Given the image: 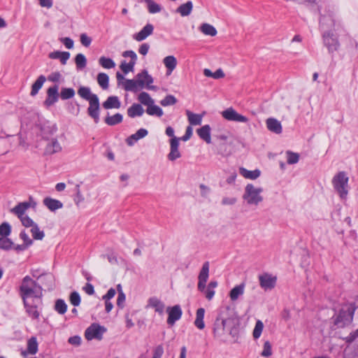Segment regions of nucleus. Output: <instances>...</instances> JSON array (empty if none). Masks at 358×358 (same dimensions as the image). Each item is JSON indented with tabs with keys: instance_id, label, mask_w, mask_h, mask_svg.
<instances>
[{
	"instance_id": "obj_1",
	"label": "nucleus",
	"mask_w": 358,
	"mask_h": 358,
	"mask_svg": "<svg viewBox=\"0 0 358 358\" xmlns=\"http://www.w3.org/2000/svg\"><path fill=\"white\" fill-rule=\"evenodd\" d=\"M78 94L83 99L89 101L87 115L97 124L99 122L100 103L96 94L92 93L88 87L81 86L78 90Z\"/></svg>"
},
{
	"instance_id": "obj_2",
	"label": "nucleus",
	"mask_w": 358,
	"mask_h": 358,
	"mask_svg": "<svg viewBox=\"0 0 358 358\" xmlns=\"http://www.w3.org/2000/svg\"><path fill=\"white\" fill-rule=\"evenodd\" d=\"M358 308L355 303L345 304L331 318L336 328H345L350 325L353 320L355 312Z\"/></svg>"
},
{
	"instance_id": "obj_3",
	"label": "nucleus",
	"mask_w": 358,
	"mask_h": 358,
	"mask_svg": "<svg viewBox=\"0 0 358 358\" xmlns=\"http://www.w3.org/2000/svg\"><path fill=\"white\" fill-rule=\"evenodd\" d=\"M237 329L234 327V320L231 318L225 319L219 314L213 324V334L215 337L221 338L226 334L233 337L236 336Z\"/></svg>"
},
{
	"instance_id": "obj_4",
	"label": "nucleus",
	"mask_w": 358,
	"mask_h": 358,
	"mask_svg": "<svg viewBox=\"0 0 358 358\" xmlns=\"http://www.w3.org/2000/svg\"><path fill=\"white\" fill-rule=\"evenodd\" d=\"M348 180L349 178L345 171L338 172L332 179L334 188L342 199H346L348 196Z\"/></svg>"
},
{
	"instance_id": "obj_5",
	"label": "nucleus",
	"mask_w": 358,
	"mask_h": 358,
	"mask_svg": "<svg viewBox=\"0 0 358 358\" xmlns=\"http://www.w3.org/2000/svg\"><path fill=\"white\" fill-rule=\"evenodd\" d=\"M262 192V187H256L252 184H248L245 187L243 199L248 205L258 206L263 201V196L261 195Z\"/></svg>"
},
{
	"instance_id": "obj_6",
	"label": "nucleus",
	"mask_w": 358,
	"mask_h": 358,
	"mask_svg": "<svg viewBox=\"0 0 358 358\" xmlns=\"http://www.w3.org/2000/svg\"><path fill=\"white\" fill-rule=\"evenodd\" d=\"M27 314L33 320H38L41 310L42 309L43 301L36 298V300L23 301Z\"/></svg>"
},
{
	"instance_id": "obj_7",
	"label": "nucleus",
	"mask_w": 358,
	"mask_h": 358,
	"mask_svg": "<svg viewBox=\"0 0 358 358\" xmlns=\"http://www.w3.org/2000/svg\"><path fill=\"white\" fill-rule=\"evenodd\" d=\"M106 329L98 324H91L85 332V337L87 341L92 339L101 340L103 338V334L106 332Z\"/></svg>"
},
{
	"instance_id": "obj_8",
	"label": "nucleus",
	"mask_w": 358,
	"mask_h": 358,
	"mask_svg": "<svg viewBox=\"0 0 358 358\" xmlns=\"http://www.w3.org/2000/svg\"><path fill=\"white\" fill-rule=\"evenodd\" d=\"M43 289L41 285H37L36 287H30L29 289H24V291L20 293V296L23 301H31L36 300V298L42 299L43 296Z\"/></svg>"
},
{
	"instance_id": "obj_9",
	"label": "nucleus",
	"mask_w": 358,
	"mask_h": 358,
	"mask_svg": "<svg viewBox=\"0 0 358 358\" xmlns=\"http://www.w3.org/2000/svg\"><path fill=\"white\" fill-rule=\"evenodd\" d=\"M209 276V262H206L203 263L201 269L199 272V276H198V285L197 288L198 290L201 292H203L206 287V282L208 280Z\"/></svg>"
},
{
	"instance_id": "obj_10",
	"label": "nucleus",
	"mask_w": 358,
	"mask_h": 358,
	"mask_svg": "<svg viewBox=\"0 0 358 358\" xmlns=\"http://www.w3.org/2000/svg\"><path fill=\"white\" fill-rule=\"evenodd\" d=\"M222 116L228 121L236 122H248V118L238 113L232 107L228 108L222 112Z\"/></svg>"
},
{
	"instance_id": "obj_11",
	"label": "nucleus",
	"mask_w": 358,
	"mask_h": 358,
	"mask_svg": "<svg viewBox=\"0 0 358 358\" xmlns=\"http://www.w3.org/2000/svg\"><path fill=\"white\" fill-rule=\"evenodd\" d=\"M323 42L324 45L327 48L329 52L332 53L338 50L340 44L339 42L334 34L329 31L323 34Z\"/></svg>"
},
{
	"instance_id": "obj_12",
	"label": "nucleus",
	"mask_w": 358,
	"mask_h": 358,
	"mask_svg": "<svg viewBox=\"0 0 358 358\" xmlns=\"http://www.w3.org/2000/svg\"><path fill=\"white\" fill-rule=\"evenodd\" d=\"M136 81L138 87L143 88L146 85L148 90H153L155 88V86L150 85L153 83V78L150 75L148 74L146 70H143L141 73H138L136 76Z\"/></svg>"
},
{
	"instance_id": "obj_13",
	"label": "nucleus",
	"mask_w": 358,
	"mask_h": 358,
	"mask_svg": "<svg viewBox=\"0 0 358 358\" xmlns=\"http://www.w3.org/2000/svg\"><path fill=\"white\" fill-rule=\"evenodd\" d=\"M259 281L261 287L264 290L272 289L275 286L277 278L265 273L259 275Z\"/></svg>"
},
{
	"instance_id": "obj_14",
	"label": "nucleus",
	"mask_w": 358,
	"mask_h": 358,
	"mask_svg": "<svg viewBox=\"0 0 358 358\" xmlns=\"http://www.w3.org/2000/svg\"><path fill=\"white\" fill-rule=\"evenodd\" d=\"M166 311L169 315L167 324L169 325H173L176 321L180 319L182 314V309L179 305L168 307Z\"/></svg>"
},
{
	"instance_id": "obj_15",
	"label": "nucleus",
	"mask_w": 358,
	"mask_h": 358,
	"mask_svg": "<svg viewBox=\"0 0 358 358\" xmlns=\"http://www.w3.org/2000/svg\"><path fill=\"white\" fill-rule=\"evenodd\" d=\"M58 90V85L51 86L47 90V97L44 101V104L46 106H51L58 101L59 97Z\"/></svg>"
},
{
	"instance_id": "obj_16",
	"label": "nucleus",
	"mask_w": 358,
	"mask_h": 358,
	"mask_svg": "<svg viewBox=\"0 0 358 358\" xmlns=\"http://www.w3.org/2000/svg\"><path fill=\"white\" fill-rule=\"evenodd\" d=\"M180 138L173 136L170 140V152L168 155V159L170 161H175L181 157L180 152L178 150Z\"/></svg>"
},
{
	"instance_id": "obj_17",
	"label": "nucleus",
	"mask_w": 358,
	"mask_h": 358,
	"mask_svg": "<svg viewBox=\"0 0 358 358\" xmlns=\"http://www.w3.org/2000/svg\"><path fill=\"white\" fill-rule=\"evenodd\" d=\"M154 26L148 23L139 32L133 35V38L136 41H142L153 33Z\"/></svg>"
},
{
	"instance_id": "obj_18",
	"label": "nucleus",
	"mask_w": 358,
	"mask_h": 358,
	"mask_svg": "<svg viewBox=\"0 0 358 358\" xmlns=\"http://www.w3.org/2000/svg\"><path fill=\"white\" fill-rule=\"evenodd\" d=\"M267 129L275 134L282 133V127L280 121L273 117H269L266 120Z\"/></svg>"
},
{
	"instance_id": "obj_19",
	"label": "nucleus",
	"mask_w": 358,
	"mask_h": 358,
	"mask_svg": "<svg viewBox=\"0 0 358 358\" xmlns=\"http://www.w3.org/2000/svg\"><path fill=\"white\" fill-rule=\"evenodd\" d=\"M62 150V146L57 138H52L45 148L44 155H51Z\"/></svg>"
},
{
	"instance_id": "obj_20",
	"label": "nucleus",
	"mask_w": 358,
	"mask_h": 358,
	"mask_svg": "<svg viewBox=\"0 0 358 358\" xmlns=\"http://www.w3.org/2000/svg\"><path fill=\"white\" fill-rule=\"evenodd\" d=\"M30 207L31 203L27 201L21 202L10 209V212L17 215L18 218H20L24 216L26 210H28Z\"/></svg>"
},
{
	"instance_id": "obj_21",
	"label": "nucleus",
	"mask_w": 358,
	"mask_h": 358,
	"mask_svg": "<svg viewBox=\"0 0 358 358\" xmlns=\"http://www.w3.org/2000/svg\"><path fill=\"white\" fill-rule=\"evenodd\" d=\"M148 134V131L145 129H140L135 134L129 136L126 139V143L128 145L132 146L139 139L145 137Z\"/></svg>"
},
{
	"instance_id": "obj_22",
	"label": "nucleus",
	"mask_w": 358,
	"mask_h": 358,
	"mask_svg": "<svg viewBox=\"0 0 358 358\" xmlns=\"http://www.w3.org/2000/svg\"><path fill=\"white\" fill-rule=\"evenodd\" d=\"M43 203L50 211H55L63 207V203L57 199L46 197L43 199Z\"/></svg>"
},
{
	"instance_id": "obj_23",
	"label": "nucleus",
	"mask_w": 358,
	"mask_h": 358,
	"mask_svg": "<svg viewBox=\"0 0 358 358\" xmlns=\"http://www.w3.org/2000/svg\"><path fill=\"white\" fill-rule=\"evenodd\" d=\"M148 306L154 308L155 312L162 315L164 313L165 305L164 303L155 296L148 299Z\"/></svg>"
},
{
	"instance_id": "obj_24",
	"label": "nucleus",
	"mask_w": 358,
	"mask_h": 358,
	"mask_svg": "<svg viewBox=\"0 0 358 358\" xmlns=\"http://www.w3.org/2000/svg\"><path fill=\"white\" fill-rule=\"evenodd\" d=\"M103 107L105 109H111V108H120L121 106V103L116 96H110L107 98V99L102 103Z\"/></svg>"
},
{
	"instance_id": "obj_25",
	"label": "nucleus",
	"mask_w": 358,
	"mask_h": 358,
	"mask_svg": "<svg viewBox=\"0 0 358 358\" xmlns=\"http://www.w3.org/2000/svg\"><path fill=\"white\" fill-rule=\"evenodd\" d=\"M48 57L52 59H59L62 64L64 65L66 64L68 59L70 57V53L69 52H61L59 50L52 52L49 54Z\"/></svg>"
},
{
	"instance_id": "obj_26",
	"label": "nucleus",
	"mask_w": 358,
	"mask_h": 358,
	"mask_svg": "<svg viewBox=\"0 0 358 358\" xmlns=\"http://www.w3.org/2000/svg\"><path fill=\"white\" fill-rule=\"evenodd\" d=\"M193 9V3L188 1L186 3L180 5L176 12L179 13L182 17L188 16L190 15Z\"/></svg>"
},
{
	"instance_id": "obj_27",
	"label": "nucleus",
	"mask_w": 358,
	"mask_h": 358,
	"mask_svg": "<svg viewBox=\"0 0 358 358\" xmlns=\"http://www.w3.org/2000/svg\"><path fill=\"white\" fill-rule=\"evenodd\" d=\"M144 113V109L142 106L139 103H133L128 109H127V115L129 117L134 118L135 117H140L143 115Z\"/></svg>"
},
{
	"instance_id": "obj_28",
	"label": "nucleus",
	"mask_w": 358,
	"mask_h": 358,
	"mask_svg": "<svg viewBox=\"0 0 358 358\" xmlns=\"http://www.w3.org/2000/svg\"><path fill=\"white\" fill-rule=\"evenodd\" d=\"M57 130V127L55 124H44L41 127L42 138L45 140H48L49 136H52Z\"/></svg>"
},
{
	"instance_id": "obj_29",
	"label": "nucleus",
	"mask_w": 358,
	"mask_h": 358,
	"mask_svg": "<svg viewBox=\"0 0 358 358\" xmlns=\"http://www.w3.org/2000/svg\"><path fill=\"white\" fill-rule=\"evenodd\" d=\"M210 127L208 124H206L197 129V134L199 136L205 141L207 143H211L210 138Z\"/></svg>"
},
{
	"instance_id": "obj_30",
	"label": "nucleus",
	"mask_w": 358,
	"mask_h": 358,
	"mask_svg": "<svg viewBox=\"0 0 358 358\" xmlns=\"http://www.w3.org/2000/svg\"><path fill=\"white\" fill-rule=\"evenodd\" d=\"M239 173L245 178L255 180L260 176L261 171L259 169L248 171L245 168L240 167Z\"/></svg>"
},
{
	"instance_id": "obj_31",
	"label": "nucleus",
	"mask_w": 358,
	"mask_h": 358,
	"mask_svg": "<svg viewBox=\"0 0 358 358\" xmlns=\"http://www.w3.org/2000/svg\"><path fill=\"white\" fill-rule=\"evenodd\" d=\"M245 285L243 283L235 286L229 292V297L232 301H236L238 297L243 294Z\"/></svg>"
},
{
	"instance_id": "obj_32",
	"label": "nucleus",
	"mask_w": 358,
	"mask_h": 358,
	"mask_svg": "<svg viewBox=\"0 0 358 358\" xmlns=\"http://www.w3.org/2000/svg\"><path fill=\"white\" fill-rule=\"evenodd\" d=\"M46 78L43 75H41L38 76L37 80L34 83V84L31 86V90L30 92V95L32 96H36L40 89L42 87L43 83L45 82Z\"/></svg>"
},
{
	"instance_id": "obj_33",
	"label": "nucleus",
	"mask_w": 358,
	"mask_h": 358,
	"mask_svg": "<svg viewBox=\"0 0 358 358\" xmlns=\"http://www.w3.org/2000/svg\"><path fill=\"white\" fill-rule=\"evenodd\" d=\"M204 314V308H199V309H197L196 313V319L194 321V325L199 329H203L205 327V324L203 322Z\"/></svg>"
},
{
	"instance_id": "obj_34",
	"label": "nucleus",
	"mask_w": 358,
	"mask_h": 358,
	"mask_svg": "<svg viewBox=\"0 0 358 358\" xmlns=\"http://www.w3.org/2000/svg\"><path fill=\"white\" fill-rule=\"evenodd\" d=\"M163 63L167 69V71L171 73L176 67L177 60L174 56L170 55L164 57Z\"/></svg>"
},
{
	"instance_id": "obj_35",
	"label": "nucleus",
	"mask_w": 358,
	"mask_h": 358,
	"mask_svg": "<svg viewBox=\"0 0 358 358\" xmlns=\"http://www.w3.org/2000/svg\"><path fill=\"white\" fill-rule=\"evenodd\" d=\"M123 120V116L120 113H116L113 116L108 115L105 120L104 122L106 124H107L109 126H114L117 124H120Z\"/></svg>"
},
{
	"instance_id": "obj_36",
	"label": "nucleus",
	"mask_w": 358,
	"mask_h": 358,
	"mask_svg": "<svg viewBox=\"0 0 358 358\" xmlns=\"http://www.w3.org/2000/svg\"><path fill=\"white\" fill-rule=\"evenodd\" d=\"M146 113L149 115L157 116L159 117H162L164 114L162 109L159 106L155 105V103L147 107Z\"/></svg>"
},
{
	"instance_id": "obj_37",
	"label": "nucleus",
	"mask_w": 358,
	"mask_h": 358,
	"mask_svg": "<svg viewBox=\"0 0 358 358\" xmlns=\"http://www.w3.org/2000/svg\"><path fill=\"white\" fill-rule=\"evenodd\" d=\"M38 284L36 281L33 280L29 275H26L22 281L21 285L20 286V294L24 291V289H29L30 287H36Z\"/></svg>"
},
{
	"instance_id": "obj_38",
	"label": "nucleus",
	"mask_w": 358,
	"mask_h": 358,
	"mask_svg": "<svg viewBox=\"0 0 358 358\" xmlns=\"http://www.w3.org/2000/svg\"><path fill=\"white\" fill-rule=\"evenodd\" d=\"M186 114L191 125H200L201 124L202 115L193 113L189 110H187Z\"/></svg>"
},
{
	"instance_id": "obj_39",
	"label": "nucleus",
	"mask_w": 358,
	"mask_h": 358,
	"mask_svg": "<svg viewBox=\"0 0 358 358\" xmlns=\"http://www.w3.org/2000/svg\"><path fill=\"white\" fill-rule=\"evenodd\" d=\"M138 100L141 104L146 106L147 107L149 105L155 103V100L151 98L148 92H142L138 94Z\"/></svg>"
},
{
	"instance_id": "obj_40",
	"label": "nucleus",
	"mask_w": 358,
	"mask_h": 358,
	"mask_svg": "<svg viewBox=\"0 0 358 358\" xmlns=\"http://www.w3.org/2000/svg\"><path fill=\"white\" fill-rule=\"evenodd\" d=\"M200 30L205 35L210 36H215L217 33L216 29L208 23H203L200 27Z\"/></svg>"
},
{
	"instance_id": "obj_41",
	"label": "nucleus",
	"mask_w": 358,
	"mask_h": 358,
	"mask_svg": "<svg viewBox=\"0 0 358 358\" xmlns=\"http://www.w3.org/2000/svg\"><path fill=\"white\" fill-rule=\"evenodd\" d=\"M97 82L103 90H107L109 86V77L105 73H99L97 75Z\"/></svg>"
},
{
	"instance_id": "obj_42",
	"label": "nucleus",
	"mask_w": 358,
	"mask_h": 358,
	"mask_svg": "<svg viewBox=\"0 0 358 358\" xmlns=\"http://www.w3.org/2000/svg\"><path fill=\"white\" fill-rule=\"evenodd\" d=\"M38 342L36 337H31L27 341V352L31 355H35L38 352Z\"/></svg>"
},
{
	"instance_id": "obj_43",
	"label": "nucleus",
	"mask_w": 358,
	"mask_h": 358,
	"mask_svg": "<svg viewBox=\"0 0 358 358\" xmlns=\"http://www.w3.org/2000/svg\"><path fill=\"white\" fill-rule=\"evenodd\" d=\"M75 90L71 87H62L59 93V97L62 100H67L75 96Z\"/></svg>"
},
{
	"instance_id": "obj_44",
	"label": "nucleus",
	"mask_w": 358,
	"mask_h": 358,
	"mask_svg": "<svg viewBox=\"0 0 358 358\" xmlns=\"http://www.w3.org/2000/svg\"><path fill=\"white\" fill-rule=\"evenodd\" d=\"M147 3L148 10L150 13H157L162 10V6L152 0H143Z\"/></svg>"
},
{
	"instance_id": "obj_45",
	"label": "nucleus",
	"mask_w": 358,
	"mask_h": 358,
	"mask_svg": "<svg viewBox=\"0 0 358 358\" xmlns=\"http://www.w3.org/2000/svg\"><path fill=\"white\" fill-rule=\"evenodd\" d=\"M124 89L126 91L136 92L138 90V84L134 79H126L123 84Z\"/></svg>"
},
{
	"instance_id": "obj_46",
	"label": "nucleus",
	"mask_w": 358,
	"mask_h": 358,
	"mask_svg": "<svg viewBox=\"0 0 358 358\" xmlns=\"http://www.w3.org/2000/svg\"><path fill=\"white\" fill-rule=\"evenodd\" d=\"M75 62L78 69L82 70L85 68L87 65V59L82 53H78L75 57Z\"/></svg>"
},
{
	"instance_id": "obj_47",
	"label": "nucleus",
	"mask_w": 358,
	"mask_h": 358,
	"mask_svg": "<svg viewBox=\"0 0 358 358\" xmlns=\"http://www.w3.org/2000/svg\"><path fill=\"white\" fill-rule=\"evenodd\" d=\"M14 243L8 237L0 238V249L3 250H9L13 248Z\"/></svg>"
},
{
	"instance_id": "obj_48",
	"label": "nucleus",
	"mask_w": 358,
	"mask_h": 358,
	"mask_svg": "<svg viewBox=\"0 0 358 358\" xmlns=\"http://www.w3.org/2000/svg\"><path fill=\"white\" fill-rule=\"evenodd\" d=\"M55 310L60 315H64L67 310V305L63 299H57L55 301Z\"/></svg>"
},
{
	"instance_id": "obj_49",
	"label": "nucleus",
	"mask_w": 358,
	"mask_h": 358,
	"mask_svg": "<svg viewBox=\"0 0 358 358\" xmlns=\"http://www.w3.org/2000/svg\"><path fill=\"white\" fill-rule=\"evenodd\" d=\"M99 63L102 67L108 69L114 68L115 66V63L112 59L106 57H101Z\"/></svg>"
},
{
	"instance_id": "obj_50",
	"label": "nucleus",
	"mask_w": 358,
	"mask_h": 358,
	"mask_svg": "<svg viewBox=\"0 0 358 358\" xmlns=\"http://www.w3.org/2000/svg\"><path fill=\"white\" fill-rule=\"evenodd\" d=\"M177 101V99L173 95L169 94L160 101V104L162 106H169L176 104Z\"/></svg>"
},
{
	"instance_id": "obj_51",
	"label": "nucleus",
	"mask_w": 358,
	"mask_h": 358,
	"mask_svg": "<svg viewBox=\"0 0 358 358\" xmlns=\"http://www.w3.org/2000/svg\"><path fill=\"white\" fill-rule=\"evenodd\" d=\"M31 233L36 240H42L45 236L44 232L39 229L37 224L31 229Z\"/></svg>"
},
{
	"instance_id": "obj_52",
	"label": "nucleus",
	"mask_w": 358,
	"mask_h": 358,
	"mask_svg": "<svg viewBox=\"0 0 358 358\" xmlns=\"http://www.w3.org/2000/svg\"><path fill=\"white\" fill-rule=\"evenodd\" d=\"M11 233V227L8 222H3L0 224V236L8 237Z\"/></svg>"
},
{
	"instance_id": "obj_53",
	"label": "nucleus",
	"mask_w": 358,
	"mask_h": 358,
	"mask_svg": "<svg viewBox=\"0 0 358 358\" xmlns=\"http://www.w3.org/2000/svg\"><path fill=\"white\" fill-rule=\"evenodd\" d=\"M264 328V324L261 320H257L255 324V329L253 330V337L257 339L260 337L262 330Z\"/></svg>"
},
{
	"instance_id": "obj_54",
	"label": "nucleus",
	"mask_w": 358,
	"mask_h": 358,
	"mask_svg": "<svg viewBox=\"0 0 358 358\" xmlns=\"http://www.w3.org/2000/svg\"><path fill=\"white\" fill-rule=\"evenodd\" d=\"M287 162L289 164H294L299 162V155L297 153L293 152L292 151H287Z\"/></svg>"
},
{
	"instance_id": "obj_55",
	"label": "nucleus",
	"mask_w": 358,
	"mask_h": 358,
	"mask_svg": "<svg viewBox=\"0 0 358 358\" xmlns=\"http://www.w3.org/2000/svg\"><path fill=\"white\" fill-rule=\"evenodd\" d=\"M69 301L73 306H78L80 304L81 299L78 292L74 291L71 293Z\"/></svg>"
},
{
	"instance_id": "obj_56",
	"label": "nucleus",
	"mask_w": 358,
	"mask_h": 358,
	"mask_svg": "<svg viewBox=\"0 0 358 358\" xmlns=\"http://www.w3.org/2000/svg\"><path fill=\"white\" fill-rule=\"evenodd\" d=\"M272 355L271 345L269 341H265L261 355L264 357H270Z\"/></svg>"
},
{
	"instance_id": "obj_57",
	"label": "nucleus",
	"mask_w": 358,
	"mask_h": 358,
	"mask_svg": "<svg viewBox=\"0 0 358 358\" xmlns=\"http://www.w3.org/2000/svg\"><path fill=\"white\" fill-rule=\"evenodd\" d=\"M135 64L136 63H134V62H129V63L123 62L120 64V69L125 74H127L129 71H133Z\"/></svg>"
},
{
	"instance_id": "obj_58",
	"label": "nucleus",
	"mask_w": 358,
	"mask_h": 358,
	"mask_svg": "<svg viewBox=\"0 0 358 358\" xmlns=\"http://www.w3.org/2000/svg\"><path fill=\"white\" fill-rule=\"evenodd\" d=\"M22 224V225L25 227H33L36 224L32 219H31L29 216L24 215L20 218H19Z\"/></svg>"
},
{
	"instance_id": "obj_59",
	"label": "nucleus",
	"mask_w": 358,
	"mask_h": 358,
	"mask_svg": "<svg viewBox=\"0 0 358 358\" xmlns=\"http://www.w3.org/2000/svg\"><path fill=\"white\" fill-rule=\"evenodd\" d=\"M20 238L23 241V243L29 247L33 244V241L29 237L25 231H22L20 234Z\"/></svg>"
},
{
	"instance_id": "obj_60",
	"label": "nucleus",
	"mask_w": 358,
	"mask_h": 358,
	"mask_svg": "<svg viewBox=\"0 0 358 358\" xmlns=\"http://www.w3.org/2000/svg\"><path fill=\"white\" fill-rule=\"evenodd\" d=\"M76 197L74 198V201H75L76 204L77 206H78L79 203L84 200V197L82 195L80 190L79 185H77L76 186Z\"/></svg>"
},
{
	"instance_id": "obj_61",
	"label": "nucleus",
	"mask_w": 358,
	"mask_h": 358,
	"mask_svg": "<svg viewBox=\"0 0 358 358\" xmlns=\"http://www.w3.org/2000/svg\"><path fill=\"white\" fill-rule=\"evenodd\" d=\"M122 56L124 57H130L131 60L130 62H134V63L136 62L137 60V55L136 52L133 50H126L123 52Z\"/></svg>"
},
{
	"instance_id": "obj_62",
	"label": "nucleus",
	"mask_w": 358,
	"mask_h": 358,
	"mask_svg": "<svg viewBox=\"0 0 358 358\" xmlns=\"http://www.w3.org/2000/svg\"><path fill=\"white\" fill-rule=\"evenodd\" d=\"M164 353V348L162 345H157L153 350V357L152 358H162Z\"/></svg>"
},
{
	"instance_id": "obj_63",
	"label": "nucleus",
	"mask_w": 358,
	"mask_h": 358,
	"mask_svg": "<svg viewBox=\"0 0 358 358\" xmlns=\"http://www.w3.org/2000/svg\"><path fill=\"white\" fill-rule=\"evenodd\" d=\"M60 41L65 45L68 49H71L73 47L74 42L69 37L61 38Z\"/></svg>"
},
{
	"instance_id": "obj_64",
	"label": "nucleus",
	"mask_w": 358,
	"mask_h": 358,
	"mask_svg": "<svg viewBox=\"0 0 358 358\" xmlns=\"http://www.w3.org/2000/svg\"><path fill=\"white\" fill-rule=\"evenodd\" d=\"M80 42L84 46L89 47L92 43V38L86 34H82L80 35Z\"/></svg>"
}]
</instances>
